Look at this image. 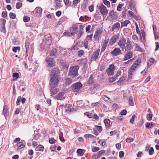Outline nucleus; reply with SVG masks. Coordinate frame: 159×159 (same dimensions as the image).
<instances>
[{
    "mask_svg": "<svg viewBox=\"0 0 159 159\" xmlns=\"http://www.w3.org/2000/svg\"><path fill=\"white\" fill-rule=\"evenodd\" d=\"M79 69L78 66H72L69 69L68 75L74 78L75 76H78V71Z\"/></svg>",
    "mask_w": 159,
    "mask_h": 159,
    "instance_id": "nucleus-1",
    "label": "nucleus"
},
{
    "mask_svg": "<svg viewBox=\"0 0 159 159\" xmlns=\"http://www.w3.org/2000/svg\"><path fill=\"white\" fill-rule=\"evenodd\" d=\"M49 85L50 87H57L60 81V78L50 77Z\"/></svg>",
    "mask_w": 159,
    "mask_h": 159,
    "instance_id": "nucleus-2",
    "label": "nucleus"
},
{
    "mask_svg": "<svg viewBox=\"0 0 159 159\" xmlns=\"http://www.w3.org/2000/svg\"><path fill=\"white\" fill-rule=\"evenodd\" d=\"M82 87V84L80 82H77L71 85L72 90L76 92L79 91Z\"/></svg>",
    "mask_w": 159,
    "mask_h": 159,
    "instance_id": "nucleus-3",
    "label": "nucleus"
},
{
    "mask_svg": "<svg viewBox=\"0 0 159 159\" xmlns=\"http://www.w3.org/2000/svg\"><path fill=\"white\" fill-rule=\"evenodd\" d=\"M60 73V71L58 68H54L51 70L50 76V77L59 78L58 75Z\"/></svg>",
    "mask_w": 159,
    "mask_h": 159,
    "instance_id": "nucleus-4",
    "label": "nucleus"
},
{
    "mask_svg": "<svg viewBox=\"0 0 159 159\" xmlns=\"http://www.w3.org/2000/svg\"><path fill=\"white\" fill-rule=\"evenodd\" d=\"M98 9H99L101 14L103 15H106L108 13V10H107L106 7L102 3L99 5Z\"/></svg>",
    "mask_w": 159,
    "mask_h": 159,
    "instance_id": "nucleus-5",
    "label": "nucleus"
},
{
    "mask_svg": "<svg viewBox=\"0 0 159 159\" xmlns=\"http://www.w3.org/2000/svg\"><path fill=\"white\" fill-rule=\"evenodd\" d=\"M115 70L114 66L113 64L110 65L108 68L106 70V71L108 76L112 75L114 74Z\"/></svg>",
    "mask_w": 159,
    "mask_h": 159,
    "instance_id": "nucleus-6",
    "label": "nucleus"
},
{
    "mask_svg": "<svg viewBox=\"0 0 159 159\" xmlns=\"http://www.w3.org/2000/svg\"><path fill=\"white\" fill-rule=\"evenodd\" d=\"M78 28L77 25L76 24L73 25L70 29V31L71 32V34L74 35L76 34L78 32Z\"/></svg>",
    "mask_w": 159,
    "mask_h": 159,
    "instance_id": "nucleus-7",
    "label": "nucleus"
},
{
    "mask_svg": "<svg viewBox=\"0 0 159 159\" xmlns=\"http://www.w3.org/2000/svg\"><path fill=\"white\" fill-rule=\"evenodd\" d=\"M126 43V42L125 39L124 38H121L118 42V44L123 50L125 48V45Z\"/></svg>",
    "mask_w": 159,
    "mask_h": 159,
    "instance_id": "nucleus-8",
    "label": "nucleus"
},
{
    "mask_svg": "<svg viewBox=\"0 0 159 159\" xmlns=\"http://www.w3.org/2000/svg\"><path fill=\"white\" fill-rule=\"evenodd\" d=\"M46 62L48 64L47 66L48 67H53L55 65V62L52 58H49L46 60Z\"/></svg>",
    "mask_w": 159,
    "mask_h": 159,
    "instance_id": "nucleus-9",
    "label": "nucleus"
},
{
    "mask_svg": "<svg viewBox=\"0 0 159 159\" xmlns=\"http://www.w3.org/2000/svg\"><path fill=\"white\" fill-rule=\"evenodd\" d=\"M100 49H98L96 51L94 52L93 55L91 57V59L94 61H96L97 59L98 58L99 55Z\"/></svg>",
    "mask_w": 159,
    "mask_h": 159,
    "instance_id": "nucleus-10",
    "label": "nucleus"
},
{
    "mask_svg": "<svg viewBox=\"0 0 159 159\" xmlns=\"http://www.w3.org/2000/svg\"><path fill=\"white\" fill-rule=\"evenodd\" d=\"M121 50L118 48H115L111 52V54L113 56H116L119 54L121 53Z\"/></svg>",
    "mask_w": 159,
    "mask_h": 159,
    "instance_id": "nucleus-11",
    "label": "nucleus"
},
{
    "mask_svg": "<svg viewBox=\"0 0 159 159\" xmlns=\"http://www.w3.org/2000/svg\"><path fill=\"white\" fill-rule=\"evenodd\" d=\"M109 15L112 19H116L118 17L117 13L113 10L109 12Z\"/></svg>",
    "mask_w": 159,
    "mask_h": 159,
    "instance_id": "nucleus-12",
    "label": "nucleus"
},
{
    "mask_svg": "<svg viewBox=\"0 0 159 159\" xmlns=\"http://www.w3.org/2000/svg\"><path fill=\"white\" fill-rule=\"evenodd\" d=\"M132 57V52L130 51L127 52L125 53V57L124 58L125 61H126Z\"/></svg>",
    "mask_w": 159,
    "mask_h": 159,
    "instance_id": "nucleus-13",
    "label": "nucleus"
},
{
    "mask_svg": "<svg viewBox=\"0 0 159 159\" xmlns=\"http://www.w3.org/2000/svg\"><path fill=\"white\" fill-rule=\"evenodd\" d=\"M84 25H79V35H78L77 38L78 39L80 38L83 34L84 28Z\"/></svg>",
    "mask_w": 159,
    "mask_h": 159,
    "instance_id": "nucleus-14",
    "label": "nucleus"
},
{
    "mask_svg": "<svg viewBox=\"0 0 159 159\" xmlns=\"http://www.w3.org/2000/svg\"><path fill=\"white\" fill-rule=\"evenodd\" d=\"M35 10H36V12L34 14L35 16H39L42 12V8L40 7H39L36 8Z\"/></svg>",
    "mask_w": 159,
    "mask_h": 159,
    "instance_id": "nucleus-15",
    "label": "nucleus"
},
{
    "mask_svg": "<svg viewBox=\"0 0 159 159\" xmlns=\"http://www.w3.org/2000/svg\"><path fill=\"white\" fill-rule=\"evenodd\" d=\"M118 37V35L116 34L112 37L110 39V45L113 44L116 42Z\"/></svg>",
    "mask_w": 159,
    "mask_h": 159,
    "instance_id": "nucleus-16",
    "label": "nucleus"
},
{
    "mask_svg": "<svg viewBox=\"0 0 159 159\" xmlns=\"http://www.w3.org/2000/svg\"><path fill=\"white\" fill-rule=\"evenodd\" d=\"M56 87H50V91L51 93V96H52V95H54L57 93L58 91Z\"/></svg>",
    "mask_w": 159,
    "mask_h": 159,
    "instance_id": "nucleus-17",
    "label": "nucleus"
},
{
    "mask_svg": "<svg viewBox=\"0 0 159 159\" xmlns=\"http://www.w3.org/2000/svg\"><path fill=\"white\" fill-rule=\"evenodd\" d=\"M108 40L105 39L102 45V49L101 50V52H103L104 51H105V49L106 48L107 45L108 43Z\"/></svg>",
    "mask_w": 159,
    "mask_h": 159,
    "instance_id": "nucleus-18",
    "label": "nucleus"
},
{
    "mask_svg": "<svg viewBox=\"0 0 159 159\" xmlns=\"http://www.w3.org/2000/svg\"><path fill=\"white\" fill-rule=\"evenodd\" d=\"M57 51L56 48H53L51 51L49 55L52 57H56L57 56Z\"/></svg>",
    "mask_w": 159,
    "mask_h": 159,
    "instance_id": "nucleus-19",
    "label": "nucleus"
},
{
    "mask_svg": "<svg viewBox=\"0 0 159 159\" xmlns=\"http://www.w3.org/2000/svg\"><path fill=\"white\" fill-rule=\"evenodd\" d=\"M130 22L129 20H126L124 21H122L121 22V28L124 26H127L128 24L130 23Z\"/></svg>",
    "mask_w": 159,
    "mask_h": 159,
    "instance_id": "nucleus-20",
    "label": "nucleus"
},
{
    "mask_svg": "<svg viewBox=\"0 0 159 159\" xmlns=\"http://www.w3.org/2000/svg\"><path fill=\"white\" fill-rule=\"evenodd\" d=\"M44 149L43 146L42 145L39 144L35 148V150L36 151H42Z\"/></svg>",
    "mask_w": 159,
    "mask_h": 159,
    "instance_id": "nucleus-21",
    "label": "nucleus"
},
{
    "mask_svg": "<svg viewBox=\"0 0 159 159\" xmlns=\"http://www.w3.org/2000/svg\"><path fill=\"white\" fill-rule=\"evenodd\" d=\"M126 77L123 76L117 82V84H120L123 83L126 80Z\"/></svg>",
    "mask_w": 159,
    "mask_h": 159,
    "instance_id": "nucleus-22",
    "label": "nucleus"
},
{
    "mask_svg": "<svg viewBox=\"0 0 159 159\" xmlns=\"http://www.w3.org/2000/svg\"><path fill=\"white\" fill-rule=\"evenodd\" d=\"M120 27V25L119 23L117 22L115 23L112 28V30L114 31L115 29L119 28Z\"/></svg>",
    "mask_w": 159,
    "mask_h": 159,
    "instance_id": "nucleus-23",
    "label": "nucleus"
},
{
    "mask_svg": "<svg viewBox=\"0 0 159 159\" xmlns=\"http://www.w3.org/2000/svg\"><path fill=\"white\" fill-rule=\"evenodd\" d=\"M104 122L106 126L107 127H109L111 126V125L110 124V120L107 119H105L104 120Z\"/></svg>",
    "mask_w": 159,
    "mask_h": 159,
    "instance_id": "nucleus-24",
    "label": "nucleus"
},
{
    "mask_svg": "<svg viewBox=\"0 0 159 159\" xmlns=\"http://www.w3.org/2000/svg\"><path fill=\"white\" fill-rule=\"evenodd\" d=\"M61 64L64 69L67 68L69 66L68 64L66 62H61Z\"/></svg>",
    "mask_w": 159,
    "mask_h": 159,
    "instance_id": "nucleus-25",
    "label": "nucleus"
},
{
    "mask_svg": "<svg viewBox=\"0 0 159 159\" xmlns=\"http://www.w3.org/2000/svg\"><path fill=\"white\" fill-rule=\"evenodd\" d=\"M64 95V93L63 92H60L59 93L57 94L56 96V97L57 98V99L58 100L62 98V96Z\"/></svg>",
    "mask_w": 159,
    "mask_h": 159,
    "instance_id": "nucleus-26",
    "label": "nucleus"
},
{
    "mask_svg": "<svg viewBox=\"0 0 159 159\" xmlns=\"http://www.w3.org/2000/svg\"><path fill=\"white\" fill-rule=\"evenodd\" d=\"M135 72L134 71L132 70H131V69H129L128 71V76L129 78L131 77V75Z\"/></svg>",
    "mask_w": 159,
    "mask_h": 159,
    "instance_id": "nucleus-27",
    "label": "nucleus"
},
{
    "mask_svg": "<svg viewBox=\"0 0 159 159\" xmlns=\"http://www.w3.org/2000/svg\"><path fill=\"white\" fill-rule=\"evenodd\" d=\"M3 112L6 115H8L9 114L8 111V106L7 105L4 106L3 109Z\"/></svg>",
    "mask_w": 159,
    "mask_h": 159,
    "instance_id": "nucleus-28",
    "label": "nucleus"
},
{
    "mask_svg": "<svg viewBox=\"0 0 159 159\" xmlns=\"http://www.w3.org/2000/svg\"><path fill=\"white\" fill-rule=\"evenodd\" d=\"M132 48V46L131 43L126 44V45L125 47V49L127 51H129Z\"/></svg>",
    "mask_w": 159,
    "mask_h": 159,
    "instance_id": "nucleus-29",
    "label": "nucleus"
},
{
    "mask_svg": "<svg viewBox=\"0 0 159 159\" xmlns=\"http://www.w3.org/2000/svg\"><path fill=\"white\" fill-rule=\"evenodd\" d=\"M124 6V4H119L117 6V10L118 11H120L122 10V7Z\"/></svg>",
    "mask_w": 159,
    "mask_h": 159,
    "instance_id": "nucleus-30",
    "label": "nucleus"
},
{
    "mask_svg": "<svg viewBox=\"0 0 159 159\" xmlns=\"http://www.w3.org/2000/svg\"><path fill=\"white\" fill-rule=\"evenodd\" d=\"M116 79V77H115V75H114V76H113L112 77H110L109 78L108 80L109 82L112 83L114 82Z\"/></svg>",
    "mask_w": 159,
    "mask_h": 159,
    "instance_id": "nucleus-31",
    "label": "nucleus"
},
{
    "mask_svg": "<svg viewBox=\"0 0 159 159\" xmlns=\"http://www.w3.org/2000/svg\"><path fill=\"white\" fill-rule=\"evenodd\" d=\"M72 82V80L70 78H67L66 79V84H70Z\"/></svg>",
    "mask_w": 159,
    "mask_h": 159,
    "instance_id": "nucleus-32",
    "label": "nucleus"
},
{
    "mask_svg": "<svg viewBox=\"0 0 159 159\" xmlns=\"http://www.w3.org/2000/svg\"><path fill=\"white\" fill-rule=\"evenodd\" d=\"M17 146L20 148H23L25 147V145L22 142H20L18 143L17 144Z\"/></svg>",
    "mask_w": 159,
    "mask_h": 159,
    "instance_id": "nucleus-33",
    "label": "nucleus"
},
{
    "mask_svg": "<svg viewBox=\"0 0 159 159\" xmlns=\"http://www.w3.org/2000/svg\"><path fill=\"white\" fill-rule=\"evenodd\" d=\"M129 103L130 106L134 105V102L131 96H130L129 98Z\"/></svg>",
    "mask_w": 159,
    "mask_h": 159,
    "instance_id": "nucleus-34",
    "label": "nucleus"
},
{
    "mask_svg": "<svg viewBox=\"0 0 159 159\" xmlns=\"http://www.w3.org/2000/svg\"><path fill=\"white\" fill-rule=\"evenodd\" d=\"M103 2L107 6L109 7H110V2L109 1L107 0H103Z\"/></svg>",
    "mask_w": 159,
    "mask_h": 159,
    "instance_id": "nucleus-35",
    "label": "nucleus"
},
{
    "mask_svg": "<svg viewBox=\"0 0 159 159\" xmlns=\"http://www.w3.org/2000/svg\"><path fill=\"white\" fill-rule=\"evenodd\" d=\"M56 140L53 138H50L49 142L50 144H53L56 143Z\"/></svg>",
    "mask_w": 159,
    "mask_h": 159,
    "instance_id": "nucleus-36",
    "label": "nucleus"
},
{
    "mask_svg": "<svg viewBox=\"0 0 159 159\" xmlns=\"http://www.w3.org/2000/svg\"><path fill=\"white\" fill-rule=\"evenodd\" d=\"M10 18L12 19H14L16 18V15L15 14L12 12H10L9 13Z\"/></svg>",
    "mask_w": 159,
    "mask_h": 159,
    "instance_id": "nucleus-37",
    "label": "nucleus"
},
{
    "mask_svg": "<svg viewBox=\"0 0 159 159\" xmlns=\"http://www.w3.org/2000/svg\"><path fill=\"white\" fill-rule=\"evenodd\" d=\"M91 157L92 159H99L100 157L97 154H93L92 155Z\"/></svg>",
    "mask_w": 159,
    "mask_h": 159,
    "instance_id": "nucleus-38",
    "label": "nucleus"
},
{
    "mask_svg": "<svg viewBox=\"0 0 159 159\" xmlns=\"http://www.w3.org/2000/svg\"><path fill=\"white\" fill-rule=\"evenodd\" d=\"M140 63L141 59L140 58H138V59L136 61H135L134 62L135 65H136L137 66L139 65Z\"/></svg>",
    "mask_w": 159,
    "mask_h": 159,
    "instance_id": "nucleus-39",
    "label": "nucleus"
},
{
    "mask_svg": "<svg viewBox=\"0 0 159 159\" xmlns=\"http://www.w3.org/2000/svg\"><path fill=\"white\" fill-rule=\"evenodd\" d=\"M22 4L20 2H17L16 4V7L17 9H20L22 6Z\"/></svg>",
    "mask_w": 159,
    "mask_h": 159,
    "instance_id": "nucleus-40",
    "label": "nucleus"
},
{
    "mask_svg": "<svg viewBox=\"0 0 159 159\" xmlns=\"http://www.w3.org/2000/svg\"><path fill=\"white\" fill-rule=\"evenodd\" d=\"M154 152V150L153 147H151L148 152L149 154L150 155H152L153 154Z\"/></svg>",
    "mask_w": 159,
    "mask_h": 159,
    "instance_id": "nucleus-41",
    "label": "nucleus"
},
{
    "mask_svg": "<svg viewBox=\"0 0 159 159\" xmlns=\"http://www.w3.org/2000/svg\"><path fill=\"white\" fill-rule=\"evenodd\" d=\"M84 54V51L81 50L78 51V56L79 57H81Z\"/></svg>",
    "mask_w": 159,
    "mask_h": 159,
    "instance_id": "nucleus-42",
    "label": "nucleus"
},
{
    "mask_svg": "<svg viewBox=\"0 0 159 159\" xmlns=\"http://www.w3.org/2000/svg\"><path fill=\"white\" fill-rule=\"evenodd\" d=\"M30 45V43L29 42H26L25 43V46L26 48V50L27 51H29Z\"/></svg>",
    "mask_w": 159,
    "mask_h": 159,
    "instance_id": "nucleus-43",
    "label": "nucleus"
},
{
    "mask_svg": "<svg viewBox=\"0 0 159 159\" xmlns=\"http://www.w3.org/2000/svg\"><path fill=\"white\" fill-rule=\"evenodd\" d=\"M79 48L78 47V45L75 44L74 46H73V47H72L71 50H78Z\"/></svg>",
    "mask_w": 159,
    "mask_h": 159,
    "instance_id": "nucleus-44",
    "label": "nucleus"
},
{
    "mask_svg": "<svg viewBox=\"0 0 159 159\" xmlns=\"http://www.w3.org/2000/svg\"><path fill=\"white\" fill-rule=\"evenodd\" d=\"M95 127L97 128V130L100 133L102 131V127L101 126L95 125Z\"/></svg>",
    "mask_w": 159,
    "mask_h": 159,
    "instance_id": "nucleus-45",
    "label": "nucleus"
},
{
    "mask_svg": "<svg viewBox=\"0 0 159 159\" xmlns=\"http://www.w3.org/2000/svg\"><path fill=\"white\" fill-rule=\"evenodd\" d=\"M20 48L19 47H14L13 48V51L14 52H16L17 50H20Z\"/></svg>",
    "mask_w": 159,
    "mask_h": 159,
    "instance_id": "nucleus-46",
    "label": "nucleus"
},
{
    "mask_svg": "<svg viewBox=\"0 0 159 159\" xmlns=\"http://www.w3.org/2000/svg\"><path fill=\"white\" fill-rule=\"evenodd\" d=\"M152 115L151 114H148L147 116V118L148 120H152Z\"/></svg>",
    "mask_w": 159,
    "mask_h": 159,
    "instance_id": "nucleus-47",
    "label": "nucleus"
},
{
    "mask_svg": "<svg viewBox=\"0 0 159 159\" xmlns=\"http://www.w3.org/2000/svg\"><path fill=\"white\" fill-rule=\"evenodd\" d=\"M30 17L27 16H25L23 18V20L25 22H27L30 20Z\"/></svg>",
    "mask_w": 159,
    "mask_h": 159,
    "instance_id": "nucleus-48",
    "label": "nucleus"
},
{
    "mask_svg": "<svg viewBox=\"0 0 159 159\" xmlns=\"http://www.w3.org/2000/svg\"><path fill=\"white\" fill-rule=\"evenodd\" d=\"M19 74L15 72L13 73V77L14 78H15V80H16L19 78Z\"/></svg>",
    "mask_w": 159,
    "mask_h": 159,
    "instance_id": "nucleus-49",
    "label": "nucleus"
},
{
    "mask_svg": "<svg viewBox=\"0 0 159 159\" xmlns=\"http://www.w3.org/2000/svg\"><path fill=\"white\" fill-rule=\"evenodd\" d=\"M1 26H4V25H5L6 20L5 19H1Z\"/></svg>",
    "mask_w": 159,
    "mask_h": 159,
    "instance_id": "nucleus-50",
    "label": "nucleus"
},
{
    "mask_svg": "<svg viewBox=\"0 0 159 159\" xmlns=\"http://www.w3.org/2000/svg\"><path fill=\"white\" fill-rule=\"evenodd\" d=\"M64 2L65 3V5L66 6H70L71 4V2H69V1L68 0H64Z\"/></svg>",
    "mask_w": 159,
    "mask_h": 159,
    "instance_id": "nucleus-51",
    "label": "nucleus"
},
{
    "mask_svg": "<svg viewBox=\"0 0 159 159\" xmlns=\"http://www.w3.org/2000/svg\"><path fill=\"white\" fill-rule=\"evenodd\" d=\"M105 152V150H102L101 151L98 152V153L97 154L100 157V156L102 155V154L104 153Z\"/></svg>",
    "mask_w": 159,
    "mask_h": 159,
    "instance_id": "nucleus-52",
    "label": "nucleus"
},
{
    "mask_svg": "<svg viewBox=\"0 0 159 159\" xmlns=\"http://www.w3.org/2000/svg\"><path fill=\"white\" fill-rule=\"evenodd\" d=\"M21 98V97L20 96H19L18 97L16 101V104L17 105H19L20 104Z\"/></svg>",
    "mask_w": 159,
    "mask_h": 159,
    "instance_id": "nucleus-53",
    "label": "nucleus"
},
{
    "mask_svg": "<svg viewBox=\"0 0 159 159\" xmlns=\"http://www.w3.org/2000/svg\"><path fill=\"white\" fill-rule=\"evenodd\" d=\"M135 117H136L135 115H133L132 116V118L130 120V121L131 122V123H132V124H133L134 120V119L135 118Z\"/></svg>",
    "mask_w": 159,
    "mask_h": 159,
    "instance_id": "nucleus-54",
    "label": "nucleus"
},
{
    "mask_svg": "<svg viewBox=\"0 0 159 159\" xmlns=\"http://www.w3.org/2000/svg\"><path fill=\"white\" fill-rule=\"evenodd\" d=\"M77 152L78 154H80L81 156H82L83 155V152L82 150L81 149H78Z\"/></svg>",
    "mask_w": 159,
    "mask_h": 159,
    "instance_id": "nucleus-55",
    "label": "nucleus"
},
{
    "mask_svg": "<svg viewBox=\"0 0 159 159\" xmlns=\"http://www.w3.org/2000/svg\"><path fill=\"white\" fill-rule=\"evenodd\" d=\"M99 150V148L98 147H94L92 148V150L93 152H96Z\"/></svg>",
    "mask_w": 159,
    "mask_h": 159,
    "instance_id": "nucleus-56",
    "label": "nucleus"
},
{
    "mask_svg": "<svg viewBox=\"0 0 159 159\" xmlns=\"http://www.w3.org/2000/svg\"><path fill=\"white\" fill-rule=\"evenodd\" d=\"M93 76L91 75L89 77L88 80V82L89 84H92L93 81Z\"/></svg>",
    "mask_w": 159,
    "mask_h": 159,
    "instance_id": "nucleus-57",
    "label": "nucleus"
},
{
    "mask_svg": "<svg viewBox=\"0 0 159 159\" xmlns=\"http://www.w3.org/2000/svg\"><path fill=\"white\" fill-rule=\"evenodd\" d=\"M124 155V152L123 151H120L119 152V157L120 158H122Z\"/></svg>",
    "mask_w": 159,
    "mask_h": 159,
    "instance_id": "nucleus-58",
    "label": "nucleus"
},
{
    "mask_svg": "<svg viewBox=\"0 0 159 159\" xmlns=\"http://www.w3.org/2000/svg\"><path fill=\"white\" fill-rule=\"evenodd\" d=\"M2 16L5 18L7 16V12L6 11H4L2 12Z\"/></svg>",
    "mask_w": 159,
    "mask_h": 159,
    "instance_id": "nucleus-59",
    "label": "nucleus"
},
{
    "mask_svg": "<svg viewBox=\"0 0 159 159\" xmlns=\"http://www.w3.org/2000/svg\"><path fill=\"white\" fill-rule=\"evenodd\" d=\"M156 48L155 49V51H156L158 50L159 49V43L158 42H156Z\"/></svg>",
    "mask_w": 159,
    "mask_h": 159,
    "instance_id": "nucleus-60",
    "label": "nucleus"
},
{
    "mask_svg": "<svg viewBox=\"0 0 159 159\" xmlns=\"http://www.w3.org/2000/svg\"><path fill=\"white\" fill-rule=\"evenodd\" d=\"M127 113V111L126 110H123L120 112V114L121 115H126Z\"/></svg>",
    "mask_w": 159,
    "mask_h": 159,
    "instance_id": "nucleus-61",
    "label": "nucleus"
},
{
    "mask_svg": "<svg viewBox=\"0 0 159 159\" xmlns=\"http://www.w3.org/2000/svg\"><path fill=\"white\" fill-rule=\"evenodd\" d=\"M143 120H141L137 124V127H139V126H141L143 124Z\"/></svg>",
    "mask_w": 159,
    "mask_h": 159,
    "instance_id": "nucleus-62",
    "label": "nucleus"
},
{
    "mask_svg": "<svg viewBox=\"0 0 159 159\" xmlns=\"http://www.w3.org/2000/svg\"><path fill=\"white\" fill-rule=\"evenodd\" d=\"M80 0H74L73 2V4L74 5L76 6L78 2H79Z\"/></svg>",
    "mask_w": 159,
    "mask_h": 159,
    "instance_id": "nucleus-63",
    "label": "nucleus"
},
{
    "mask_svg": "<svg viewBox=\"0 0 159 159\" xmlns=\"http://www.w3.org/2000/svg\"><path fill=\"white\" fill-rule=\"evenodd\" d=\"M117 104L115 103L112 105V109L115 110L117 108Z\"/></svg>",
    "mask_w": 159,
    "mask_h": 159,
    "instance_id": "nucleus-64",
    "label": "nucleus"
}]
</instances>
